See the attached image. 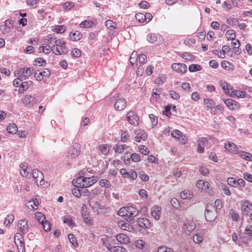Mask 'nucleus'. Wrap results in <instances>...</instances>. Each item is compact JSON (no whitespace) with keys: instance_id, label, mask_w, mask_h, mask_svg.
<instances>
[{"instance_id":"obj_61","label":"nucleus","mask_w":252,"mask_h":252,"mask_svg":"<svg viewBox=\"0 0 252 252\" xmlns=\"http://www.w3.org/2000/svg\"><path fill=\"white\" fill-rule=\"evenodd\" d=\"M128 136H129V135H128V132L127 131H124L122 133L121 136V140L122 142H126L128 139Z\"/></svg>"},{"instance_id":"obj_13","label":"nucleus","mask_w":252,"mask_h":252,"mask_svg":"<svg viewBox=\"0 0 252 252\" xmlns=\"http://www.w3.org/2000/svg\"><path fill=\"white\" fill-rule=\"evenodd\" d=\"M22 102L25 105L33 106L36 103V99L32 95H26L23 98Z\"/></svg>"},{"instance_id":"obj_6","label":"nucleus","mask_w":252,"mask_h":252,"mask_svg":"<svg viewBox=\"0 0 252 252\" xmlns=\"http://www.w3.org/2000/svg\"><path fill=\"white\" fill-rule=\"evenodd\" d=\"M126 118L129 123L134 126H136L139 124V118L133 111L128 112L126 115Z\"/></svg>"},{"instance_id":"obj_49","label":"nucleus","mask_w":252,"mask_h":252,"mask_svg":"<svg viewBox=\"0 0 252 252\" xmlns=\"http://www.w3.org/2000/svg\"><path fill=\"white\" fill-rule=\"evenodd\" d=\"M21 168L22 171H21V174L23 177H26L28 175V172L27 169L28 168V165L26 163H22L21 165Z\"/></svg>"},{"instance_id":"obj_7","label":"nucleus","mask_w":252,"mask_h":252,"mask_svg":"<svg viewBox=\"0 0 252 252\" xmlns=\"http://www.w3.org/2000/svg\"><path fill=\"white\" fill-rule=\"evenodd\" d=\"M28 221L26 219H22L18 221L17 225L18 230L20 233L19 234H24L27 233L29 231V226L28 224Z\"/></svg>"},{"instance_id":"obj_14","label":"nucleus","mask_w":252,"mask_h":252,"mask_svg":"<svg viewBox=\"0 0 252 252\" xmlns=\"http://www.w3.org/2000/svg\"><path fill=\"white\" fill-rule=\"evenodd\" d=\"M224 103L226 106L230 109L233 110H238L240 108L239 104L235 100L229 98L226 99Z\"/></svg>"},{"instance_id":"obj_28","label":"nucleus","mask_w":252,"mask_h":252,"mask_svg":"<svg viewBox=\"0 0 252 252\" xmlns=\"http://www.w3.org/2000/svg\"><path fill=\"white\" fill-rule=\"evenodd\" d=\"M32 84V82L31 81L22 82V83L21 84V86L20 87L19 89V93H23L24 91L27 90Z\"/></svg>"},{"instance_id":"obj_9","label":"nucleus","mask_w":252,"mask_h":252,"mask_svg":"<svg viewBox=\"0 0 252 252\" xmlns=\"http://www.w3.org/2000/svg\"><path fill=\"white\" fill-rule=\"evenodd\" d=\"M32 178L38 186H42L44 183L43 175L41 172L37 169H34L32 172Z\"/></svg>"},{"instance_id":"obj_25","label":"nucleus","mask_w":252,"mask_h":252,"mask_svg":"<svg viewBox=\"0 0 252 252\" xmlns=\"http://www.w3.org/2000/svg\"><path fill=\"white\" fill-rule=\"evenodd\" d=\"M160 210V208L158 206H154L151 209V215L156 220H158L159 218V212Z\"/></svg>"},{"instance_id":"obj_50","label":"nucleus","mask_w":252,"mask_h":252,"mask_svg":"<svg viewBox=\"0 0 252 252\" xmlns=\"http://www.w3.org/2000/svg\"><path fill=\"white\" fill-rule=\"evenodd\" d=\"M226 22L228 24L232 26L238 25V21L234 18H229V19H227Z\"/></svg>"},{"instance_id":"obj_17","label":"nucleus","mask_w":252,"mask_h":252,"mask_svg":"<svg viewBox=\"0 0 252 252\" xmlns=\"http://www.w3.org/2000/svg\"><path fill=\"white\" fill-rule=\"evenodd\" d=\"M136 222L139 226L141 227L149 228L151 226L149 220L144 218H138Z\"/></svg>"},{"instance_id":"obj_42","label":"nucleus","mask_w":252,"mask_h":252,"mask_svg":"<svg viewBox=\"0 0 252 252\" xmlns=\"http://www.w3.org/2000/svg\"><path fill=\"white\" fill-rule=\"evenodd\" d=\"M14 219V216L13 214H10L7 215V216L6 217L4 224L6 226H8L9 225L13 222Z\"/></svg>"},{"instance_id":"obj_48","label":"nucleus","mask_w":252,"mask_h":252,"mask_svg":"<svg viewBox=\"0 0 252 252\" xmlns=\"http://www.w3.org/2000/svg\"><path fill=\"white\" fill-rule=\"evenodd\" d=\"M34 62L36 63L33 64L34 65H38L39 66H44L46 64V61L41 58H38L36 60H35Z\"/></svg>"},{"instance_id":"obj_3","label":"nucleus","mask_w":252,"mask_h":252,"mask_svg":"<svg viewBox=\"0 0 252 252\" xmlns=\"http://www.w3.org/2000/svg\"><path fill=\"white\" fill-rule=\"evenodd\" d=\"M126 220L130 223H133L135 222L134 217L137 216L139 212L135 208L132 206L126 207Z\"/></svg>"},{"instance_id":"obj_62","label":"nucleus","mask_w":252,"mask_h":252,"mask_svg":"<svg viewBox=\"0 0 252 252\" xmlns=\"http://www.w3.org/2000/svg\"><path fill=\"white\" fill-rule=\"evenodd\" d=\"M130 158L131 160L134 162H138L140 160V155L136 153L131 155Z\"/></svg>"},{"instance_id":"obj_51","label":"nucleus","mask_w":252,"mask_h":252,"mask_svg":"<svg viewBox=\"0 0 252 252\" xmlns=\"http://www.w3.org/2000/svg\"><path fill=\"white\" fill-rule=\"evenodd\" d=\"M140 179L143 181L146 182L149 180V176L144 171H140L138 173Z\"/></svg>"},{"instance_id":"obj_43","label":"nucleus","mask_w":252,"mask_h":252,"mask_svg":"<svg viewBox=\"0 0 252 252\" xmlns=\"http://www.w3.org/2000/svg\"><path fill=\"white\" fill-rule=\"evenodd\" d=\"M68 239L70 242V243L72 244V245L74 247H77L78 246V244L77 242L76 238L74 237V235L72 234H69L68 235Z\"/></svg>"},{"instance_id":"obj_55","label":"nucleus","mask_w":252,"mask_h":252,"mask_svg":"<svg viewBox=\"0 0 252 252\" xmlns=\"http://www.w3.org/2000/svg\"><path fill=\"white\" fill-rule=\"evenodd\" d=\"M71 55L73 57L78 58L81 56V52L79 49L75 48L72 51Z\"/></svg>"},{"instance_id":"obj_32","label":"nucleus","mask_w":252,"mask_h":252,"mask_svg":"<svg viewBox=\"0 0 252 252\" xmlns=\"http://www.w3.org/2000/svg\"><path fill=\"white\" fill-rule=\"evenodd\" d=\"M83 180H85V177H79L73 181V184L76 187L83 188Z\"/></svg>"},{"instance_id":"obj_39","label":"nucleus","mask_w":252,"mask_h":252,"mask_svg":"<svg viewBox=\"0 0 252 252\" xmlns=\"http://www.w3.org/2000/svg\"><path fill=\"white\" fill-rule=\"evenodd\" d=\"M226 37L229 40H235L236 37L235 32L233 30H228L225 34Z\"/></svg>"},{"instance_id":"obj_16","label":"nucleus","mask_w":252,"mask_h":252,"mask_svg":"<svg viewBox=\"0 0 252 252\" xmlns=\"http://www.w3.org/2000/svg\"><path fill=\"white\" fill-rule=\"evenodd\" d=\"M135 134L136 135L135 137V141L138 142H140L141 140H146L147 138L146 134L141 129H136Z\"/></svg>"},{"instance_id":"obj_15","label":"nucleus","mask_w":252,"mask_h":252,"mask_svg":"<svg viewBox=\"0 0 252 252\" xmlns=\"http://www.w3.org/2000/svg\"><path fill=\"white\" fill-rule=\"evenodd\" d=\"M171 135L173 137L179 139L182 144H185L187 142V139L185 138V136L183 137L182 132L178 130H173L171 132Z\"/></svg>"},{"instance_id":"obj_37","label":"nucleus","mask_w":252,"mask_h":252,"mask_svg":"<svg viewBox=\"0 0 252 252\" xmlns=\"http://www.w3.org/2000/svg\"><path fill=\"white\" fill-rule=\"evenodd\" d=\"M153 17H135L136 20L140 23L146 24L150 22Z\"/></svg>"},{"instance_id":"obj_1","label":"nucleus","mask_w":252,"mask_h":252,"mask_svg":"<svg viewBox=\"0 0 252 252\" xmlns=\"http://www.w3.org/2000/svg\"><path fill=\"white\" fill-rule=\"evenodd\" d=\"M81 153V146L75 143L71 146L66 157V164L70 165L71 160L75 159Z\"/></svg>"},{"instance_id":"obj_46","label":"nucleus","mask_w":252,"mask_h":252,"mask_svg":"<svg viewBox=\"0 0 252 252\" xmlns=\"http://www.w3.org/2000/svg\"><path fill=\"white\" fill-rule=\"evenodd\" d=\"M94 25V22L91 20H85L81 23L80 26L82 28H89Z\"/></svg>"},{"instance_id":"obj_60","label":"nucleus","mask_w":252,"mask_h":252,"mask_svg":"<svg viewBox=\"0 0 252 252\" xmlns=\"http://www.w3.org/2000/svg\"><path fill=\"white\" fill-rule=\"evenodd\" d=\"M193 240L195 243L199 244L202 242L203 238L198 234H195L193 236Z\"/></svg>"},{"instance_id":"obj_4","label":"nucleus","mask_w":252,"mask_h":252,"mask_svg":"<svg viewBox=\"0 0 252 252\" xmlns=\"http://www.w3.org/2000/svg\"><path fill=\"white\" fill-rule=\"evenodd\" d=\"M34 71L33 68H21L18 71V77L23 80H26L32 76Z\"/></svg>"},{"instance_id":"obj_41","label":"nucleus","mask_w":252,"mask_h":252,"mask_svg":"<svg viewBox=\"0 0 252 252\" xmlns=\"http://www.w3.org/2000/svg\"><path fill=\"white\" fill-rule=\"evenodd\" d=\"M138 55L136 52H133L129 58V62L131 65H133L137 62Z\"/></svg>"},{"instance_id":"obj_40","label":"nucleus","mask_w":252,"mask_h":252,"mask_svg":"<svg viewBox=\"0 0 252 252\" xmlns=\"http://www.w3.org/2000/svg\"><path fill=\"white\" fill-rule=\"evenodd\" d=\"M202 67L197 64H191L189 66V70L190 72H196L202 70Z\"/></svg>"},{"instance_id":"obj_64","label":"nucleus","mask_w":252,"mask_h":252,"mask_svg":"<svg viewBox=\"0 0 252 252\" xmlns=\"http://www.w3.org/2000/svg\"><path fill=\"white\" fill-rule=\"evenodd\" d=\"M41 223L42 225V227H43V229L45 231H48L50 230V225L48 222H47L46 221H44V220H43V221H41Z\"/></svg>"},{"instance_id":"obj_56","label":"nucleus","mask_w":252,"mask_h":252,"mask_svg":"<svg viewBox=\"0 0 252 252\" xmlns=\"http://www.w3.org/2000/svg\"><path fill=\"white\" fill-rule=\"evenodd\" d=\"M106 26L107 28H116V24L112 20H108L106 21Z\"/></svg>"},{"instance_id":"obj_63","label":"nucleus","mask_w":252,"mask_h":252,"mask_svg":"<svg viewBox=\"0 0 252 252\" xmlns=\"http://www.w3.org/2000/svg\"><path fill=\"white\" fill-rule=\"evenodd\" d=\"M245 233L247 235L252 237V226L247 225L245 229Z\"/></svg>"},{"instance_id":"obj_29","label":"nucleus","mask_w":252,"mask_h":252,"mask_svg":"<svg viewBox=\"0 0 252 252\" xmlns=\"http://www.w3.org/2000/svg\"><path fill=\"white\" fill-rule=\"evenodd\" d=\"M7 131L11 134H15L18 131V127L14 123L9 124L6 128Z\"/></svg>"},{"instance_id":"obj_27","label":"nucleus","mask_w":252,"mask_h":252,"mask_svg":"<svg viewBox=\"0 0 252 252\" xmlns=\"http://www.w3.org/2000/svg\"><path fill=\"white\" fill-rule=\"evenodd\" d=\"M246 94L245 92L238 91V90H233L231 92L230 96L231 97H234L237 96L239 98L244 97Z\"/></svg>"},{"instance_id":"obj_30","label":"nucleus","mask_w":252,"mask_h":252,"mask_svg":"<svg viewBox=\"0 0 252 252\" xmlns=\"http://www.w3.org/2000/svg\"><path fill=\"white\" fill-rule=\"evenodd\" d=\"M160 36L153 33H150L147 35V40L151 43H154L158 41V38L160 39Z\"/></svg>"},{"instance_id":"obj_45","label":"nucleus","mask_w":252,"mask_h":252,"mask_svg":"<svg viewBox=\"0 0 252 252\" xmlns=\"http://www.w3.org/2000/svg\"><path fill=\"white\" fill-rule=\"evenodd\" d=\"M118 225L120 228L124 230H128L129 227V224L128 223L122 220L118 221Z\"/></svg>"},{"instance_id":"obj_2","label":"nucleus","mask_w":252,"mask_h":252,"mask_svg":"<svg viewBox=\"0 0 252 252\" xmlns=\"http://www.w3.org/2000/svg\"><path fill=\"white\" fill-rule=\"evenodd\" d=\"M54 44L52 46V50H55V54L58 55L65 54L68 52V49L65 46L66 42L63 39H56Z\"/></svg>"},{"instance_id":"obj_59","label":"nucleus","mask_w":252,"mask_h":252,"mask_svg":"<svg viewBox=\"0 0 252 252\" xmlns=\"http://www.w3.org/2000/svg\"><path fill=\"white\" fill-rule=\"evenodd\" d=\"M139 150L142 154L144 155H147L149 153L148 149L143 145L141 146L139 148Z\"/></svg>"},{"instance_id":"obj_58","label":"nucleus","mask_w":252,"mask_h":252,"mask_svg":"<svg viewBox=\"0 0 252 252\" xmlns=\"http://www.w3.org/2000/svg\"><path fill=\"white\" fill-rule=\"evenodd\" d=\"M112 249L113 252H127L125 248L120 246H115Z\"/></svg>"},{"instance_id":"obj_24","label":"nucleus","mask_w":252,"mask_h":252,"mask_svg":"<svg viewBox=\"0 0 252 252\" xmlns=\"http://www.w3.org/2000/svg\"><path fill=\"white\" fill-rule=\"evenodd\" d=\"M50 44H44V45L41 46L39 48V53H43L46 54H49L51 50H52V47H51Z\"/></svg>"},{"instance_id":"obj_5","label":"nucleus","mask_w":252,"mask_h":252,"mask_svg":"<svg viewBox=\"0 0 252 252\" xmlns=\"http://www.w3.org/2000/svg\"><path fill=\"white\" fill-rule=\"evenodd\" d=\"M24 238L21 234L16 233L15 235L14 242L17 247L18 252H25Z\"/></svg>"},{"instance_id":"obj_47","label":"nucleus","mask_w":252,"mask_h":252,"mask_svg":"<svg viewBox=\"0 0 252 252\" xmlns=\"http://www.w3.org/2000/svg\"><path fill=\"white\" fill-rule=\"evenodd\" d=\"M98 149L104 155H107L109 151V148L106 144H103L99 146Z\"/></svg>"},{"instance_id":"obj_44","label":"nucleus","mask_w":252,"mask_h":252,"mask_svg":"<svg viewBox=\"0 0 252 252\" xmlns=\"http://www.w3.org/2000/svg\"><path fill=\"white\" fill-rule=\"evenodd\" d=\"M99 185L103 188H109L111 187L110 181L106 179H101L99 182Z\"/></svg>"},{"instance_id":"obj_8","label":"nucleus","mask_w":252,"mask_h":252,"mask_svg":"<svg viewBox=\"0 0 252 252\" xmlns=\"http://www.w3.org/2000/svg\"><path fill=\"white\" fill-rule=\"evenodd\" d=\"M212 210L209 209V206H207L205 212V217L207 221H212L215 220L217 218V213L213 207H211Z\"/></svg>"},{"instance_id":"obj_38","label":"nucleus","mask_w":252,"mask_h":252,"mask_svg":"<svg viewBox=\"0 0 252 252\" xmlns=\"http://www.w3.org/2000/svg\"><path fill=\"white\" fill-rule=\"evenodd\" d=\"M126 148H128V147L125 144H123V145H115L114 146L113 149L114 150L115 152L121 154L124 151Z\"/></svg>"},{"instance_id":"obj_33","label":"nucleus","mask_w":252,"mask_h":252,"mask_svg":"<svg viewBox=\"0 0 252 252\" xmlns=\"http://www.w3.org/2000/svg\"><path fill=\"white\" fill-rule=\"evenodd\" d=\"M38 205V201L37 199L35 198V199H33L32 201H30L28 202V206L31 209L36 210Z\"/></svg>"},{"instance_id":"obj_26","label":"nucleus","mask_w":252,"mask_h":252,"mask_svg":"<svg viewBox=\"0 0 252 252\" xmlns=\"http://www.w3.org/2000/svg\"><path fill=\"white\" fill-rule=\"evenodd\" d=\"M69 36L70 39L73 41L79 40L82 37V34L78 31L72 32L70 33Z\"/></svg>"},{"instance_id":"obj_12","label":"nucleus","mask_w":252,"mask_h":252,"mask_svg":"<svg viewBox=\"0 0 252 252\" xmlns=\"http://www.w3.org/2000/svg\"><path fill=\"white\" fill-rule=\"evenodd\" d=\"M252 210V204L248 200L244 201L241 205V211L243 215H248Z\"/></svg>"},{"instance_id":"obj_54","label":"nucleus","mask_w":252,"mask_h":252,"mask_svg":"<svg viewBox=\"0 0 252 252\" xmlns=\"http://www.w3.org/2000/svg\"><path fill=\"white\" fill-rule=\"evenodd\" d=\"M158 252H173V251L171 248L161 246L158 248Z\"/></svg>"},{"instance_id":"obj_18","label":"nucleus","mask_w":252,"mask_h":252,"mask_svg":"<svg viewBox=\"0 0 252 252\" xmlns=\"http://www.w3.org/2000/svg\"><path fill=\"white\" fill-rule=\"evenodd\" d=\"M97 182L96 178L94 177H85V180H83V188H88L94 185Z\"/></svg>"},{"instance_id":"obj_53","label":"nucleus","mask_w":252,"mask_h":252,"mask_svg":"<svg viewBox=\"0 0 252 252\" xmlns=\"http://www.w3.org/2000/svg\"><path fill=\"white\" fill-rule=\"evenodd\" d=\"M182 58L188 61H191L194 59V57L192 55L189 53H185L182 54Z\"/></svg>"},{"instance_id":"obj_31","label":"nucleus","mask_w":252,"mask_h":252,"mask_svg":"<svg viewBox=\"0 0 252 252\" xmlns=\"http://www.w3.org/2000/svg\"><path fill=\"white\" fill-rule=\"evenodd\" d=\"M66 30V28L64 26L62 25H56L52 27V30L53 32H57V33H63Z\"/></svg>"},{"instance_id":"obj_11","label":"nucleus","mask_w":252,"mask_h":252,"mask_svg":"<svg viewBox=\"0 0 252 252\" xmlns=\"http://www.w3.org/2000/svg\"><path fill=\"white\" fill-rule=\"evenodd\" d=\"M219 84L220 86L221 87L225 94L230 96L231 92L233 90V87L226 82L223 80H220L219 82Z\"/></svg>"},{"instance_id":"obj_19","label":"nucleus","mask_w":252,"mask_h":252,"mask_svg":"<svg viewBox=\"0 0 252 252\" xmlns=\"http://www.w3.org/2000/svg\"><path fill=\"white\" fill-rule=\"evenodd\" d=\"M126 101L125 99H118L115 103V108L118 111L123 110L126 106Z\"/></svg>"},{"instance_id":"obj_20","label":"nucleus","mask_w":252,"mask_h":252,"mask_svg":"<svg viewBox=\"0 0 252 252\" xmlns=\"http://www.w3.org/2000/svg\"><path fill=\"white\" fill-rule=\"evenodd\" d=\"M116 239L121 244H127L129 242V237L122 233L117 235Z\"/></svg>"},{"instance_id":"obj_35","label":"nucleus","mask_w":252,"mask_h":252,"mask_svg":"<svg viewBox=\"0 0 252 252\" xmlns=\"http://www.w3.org/2000/svg\"><path fill=\"white\" fill-rule=\"evenodd\" d=\"M192 196V193L189 190H185L181 193V197L184 199H190Z\"/></svg>"},{"instance_id":"obj_23","label":"nucleus","mask_w":252,"mask_h":252,"mask_svg":"<svg viewBox=\"0 0 252 252\" xmlns=\"http://www.w3.org/2000/svg\"><path fill=\"white\" fill-rule=\"evenodd\" d=\"M196 186L199 189L206 190L208 189H209L210 184L207 182H205L202 180H200L197 181Z\"/></svg>"},{"instance_id":"obj_10","label":"nucleus","mask_w":252,"mask_h":252,"mask_svg":"<svg viewBox=\"0 0 252 252\" xmlns=\"http://www.w3.org/2000/svg\"><path fill=\"white\" fill-rule=\"evenodd\" d=\"M172 68L176 72L183 74L187 71V66L183 63H174L171 65Z\"/></svg>"},{"instance_id":"obj_22","label":"nucleus","mask_w":252,"mask_h":252,"mask_svg":"<svg viewBox=\"0 0 252 252\" xmlns=\"http://www.w3.org/2000/svg\"><path fill=\"white\" fill-rule=\"evenodd\" d=\"M225 148L233 154H236L238 152V148L236 145L232 142H228L224 145Z\"/></svg>"},{"instance_id":"obj_36","label":"nucleus","mask_w":252,"mask_h":252,"mask_svg":"<svg viewBox=\"0 0 252 252\" xmlns=\"http://www.w3.org/2000/svg\"><path fill=\"white\" fill-rule=\"evenodd\" d=\"M204 103L206 105L207 110L212 108L216 104L212 99L206 98L204 100Z\"/></svg>"},{"instance_id":"obj_57","label":"nucleus","mask_w":252,"mask_h":252,"mask_svg":"<svg viewBox=\"0 0 252 252\" xmlns=\"http://www.w3.org/2000/svg\"><path fill=\"white\" fill-rule=\"evenodd\" d=\"M227 183L230 186L233 187H237V183L236 180L234 178H229L227 179Z\"/></svg>"},{"instance_id":"obj_52","label":"nucleus","mask_w":252,"mask_h":252,"mask_svg":"<svg viewBox=\"0 0 252 252\" xmlns=\"http://www.w3.org/2000/svg\"><path fill=\"white\" fill-rule=\"evenodd\" d=\"M74 3L72 1H67L63 4V8L66 10H70L71 8L74 7Z\"/></svg>"},{"instance_id":"obj_21","label":"nucleus","mask_w":252,"mask_h":252,"mask_svg":"<svg viewBox=\"0 0 252 252\" xmlns=\"http://www.w3.org/2000/svg\"><path fill=\"white\" fill-rule=\"evenodd\" d=\"M236 154H238L241 158L246 161H252V155L250 153L238 150Z\"/></svg>"},{"instance_id":"obj_34","label":"nucleus","mask_w":252,"mask_h":252,"mask_svg":"<svg viewBox=\"0 0 252 252\" xmlns=\"http://www.w3.org/2000/svg\"><path fill=\"white\" fill-rule=\"evenodd\" d=\"M195 227V224L193 222H188L184 226V229L189 233L193 231Z\"/></svg>"}]
</instances>
